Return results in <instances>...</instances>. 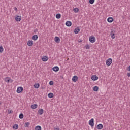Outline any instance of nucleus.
I'll list each match as a JSON object with an SVG mask.
<instances>
[{"label":"nucleus","mask_w":130,"mask_h":130,"mask_svg":"<svg viewBox=\"0 0 130 130\" xmlns=\"http://www.w3.org/2000/svg\"><path fill=\"white\" fill-rule=\"evenodd\" d=\"M89 39L90 42H91V43H94V42L96 41V38L93 36L89 37Z\"/></svg>","instance_id":"f257e3e1"},{"label":"nucleus","mask_w":130,"mask_h":130,"mask_svg":"<svg viewBox=\"0 0 130 130\" xmlns=\"http://www.w3.org/2000/svg\"><path fill=\"white\" fill-rule=\"evenodd\" d=\"M15 20L16 21V22H20V21L22 20V17L19 15H16L15 16Z\"/></svg>","instance_id":"f03ea898"},{"label":"nucleus","mask_w":130,"mask_h":130,"mask_svg":"<svg viewBox=\"0 0 130 130\" xmlns=\"http://www.w3.org/2000/svg\"><path fill=\"white\" fill-rule=\"evenodd\" d=\"M106 63L107 66H110L112 63V59L109 58L108 60H106Z\"/></svg>","instance_id":"7ed1b4c3"},{"label":"nucleus","mask_w":130,"mask_h":130,"mask_svg":"<svg viewBox=\"0 0 130 130\" xmlns=\"http://www.w3.org/2000/svg\"><path fill=\"white\" fill-rule=\"evenodd\" d=\"M111 37L112 38V39H114L115 38V31H112L110 33Z\"/></svg>","instance_id":"20e7f679"},{"label":"nucleus","mask_w":130,"mask_h":130,"mask_svg":"<svg viewBox=\"0 0 130 130\" xmlns=\"http://www.w3.org/2000/svg\"><path fill=\"white\" fill-rule=\"evenodd\" d=\"M89 124L91 126H94V119L92 118L90 120H89Z\"/></svg>","instance_id":"39448f33"},{"label":"nucleus","mask_w":130,"mask_h":130,"mask_svg":"<svg viewBox=\"0 0 130 130\" xmlns=\"http://www.w3.org/2000/svg\"><path fill=\"white\" fill-rule=\"evenodd\" d=\"M23 90V87H18L17 89V92L18 93V94H20L21 92H22Z\"/></svg>","instance_id":"423d86ee"},{"label":"nucleus","mask_w":130,"mask_h":130,"mask_svg":"<svg viewBox=\"0 0 130 130\" xmlns=\"http://www.w3.org/2000/svg\"><path fill=\"white\" fill-rule=\"evenodd\" d=\"M91 80H92V81H97V80H98V76L96 75H93L91 77Z\"/></svg>","instance_id":"0eeeda50"},{"label":"nucleus","mask_w":130,"mask_h":130,"mask_svg":"<svg viewBox=\"0 0 130 130\" xmlns=\"http://www.w3.org/2000/svg\"><path fill=\"white\" fill-rule=\"evenodd\" d=\"M52 70L54 72H58V71H59V68L57 66H55L52 68Z\"/></svg>","instance_id":"6e6552de"},{"label":"nucleus","mask_w":130,"mask_h":130,"mask_svg":"<svg viewBox=\"0 0 130 130\" xmlns=\"http://www.w3.org/2000/svg\"><path fill=\"white\" fill-rule=\"evenodd\" d=\"M74 32L75 34H78V33L80 32V28L79 27H77L76 28L74 29Z\"/></svg>","instance_id":"1a4fd4ad"},{"label":"nucleus","mask_w":130,"mask_h":130,"mask_svg":"<svg viewBox=\"0 0 130 130\" xmlns=\"http://www.w3.org/2000/svg\"><path fill=\"white\" fill-rule=\"evenodd\" d=\"M55 41L57 43H59V42H60V39H59V37H55Z\"/></svg>","instance_id":"9d476101"},{"label":"nucleus","mask_w":130,"mask_h":130,"mask_svg":"<svg viewBox=\"0 0 130 130\" xmlns=\"http://www.w3.org/2000/svg\"><path fill=\"white\" fill-rule=\"evenodd\" d=\"M27 45H28V46H32L33 45V41H32V40L28 41Z\"/></svg>","instance_id":"9b49d317"},{"label":"nucleus","mask_w":130,"mask_h":130,"mask_svg":"<svg viewBox=\"0 0 130 130\" xmlns=\"http://www.w3.org/2000/svg\"><path fill=\"white\" fill-rule=\"evenodd\" d=\"M72 81L73 82H76L78 81V76H74L72 78Z\"/></svg>","instance_id":"f8f14e48"},{"label":"nucleus","mask_w":130,"mask_h":130,"mask_svg":"<svg viewBox=\"0 0 130 130\" xmlns=\"http://www.w3.org/2000/svg\"><path fill=\"white\" fill-rule=\"evenodd\" d=\"M38 112L39 113V114H40V115H42V114H43V109H39V110L38 111Z\"/></svg>","instance_id":"ddd939ff"},{"label":"nucleus","mask_w":130,"mask_h":130,"mask_svg":"<svg viewBox=\"0 0 130 130\" xmlns=\"http://www.w3.org/2000/svg\"><path fill=\"white\" fill-rule=\"evenodd\" d=\"M113 18L112 17H109L108 19H107V21L109 23H112V22H113Z\"/></svg>","instance_id":"4468645a"},{"label":"nucleus","mask_w":130,"mask_h":130,"mask_svg":"<svg viewBox=\"0 0 130 130\" xmlns=\"http://www.w3.org/2000/svg\"><path fill=\"white\" fill-rule=\"evenodd\" d=\"M66 25L67 26V27H71L72 26V22L67 21L66 22Z\"/></svg>","instance_id":"2eb2a0df"},{"label":"nucleus","mask_w":130,"mask_h":130,"mask_svg":"<svg viewBox=\"0 0 130 130\" xmlns=\"http://www.w3.org/2000/svg\"><path fill=\"white\" fill-rule=\"evenodd\" d=\"M42 60L43 61H47V60H48V57L44 56L43 58H42Z\"/></svg>","instance_id":"dca6fc26"},{"label":"nucleus","mask_w":130,"mask_h":130,"mask_svg":"<svg viewBox=\"0 0 130 130\" xmlns=\"http://www.w3.org/2000/svg\"><path fill=\"white\" fill-rule=\"evenodd\" d=\"M97 128L98 129H102L103 128V125L102 124H99L98 125Z\"/></svg>","instance_id":"f3484780"},{"label":"nucleus","mask_w":130,"mask_h":130,"mask_svg":"<svg viewBox=\"0 0 130 130\" xmlns=\"http://www.w3.org/2000/svg\"><path fill=\"white\" fill-rule=\"evenodd\" d=\"M38 106L37 105V104H34L31 106V108H32V109H36V108H37Z\"/></svg>","instance_id":"a211bd4d"},{"label":"nucleus","mask_w":130,"mask_h":130,"mask_svg":"<svg viewBox=\"0 0 130 130\" xmlns=\"http://www.w3.org/2000/svg\"><path fill=\"white\" fill-rule=\"evenodd\" d=\"M93 91H94V92H98V90H99V87H98V86H94L93 88Z\"/></svg>","instance_id":"6ab92c4d"},{"label":"nucleus","mask_w":130,"mask_h":130,"mask_svg":"<svg viewBox=\"0 0 130 130\" xmlns=\"http://www.w3.org/2000/svg\"><path fill=\"white\" fill-rule=\"evenodd\" d=\"M32 39L35 41L36 40H37V39H38V36H37V35H34L32 36Z\"/></svg>","instance_id":"aec40b11"},{"label":"nucleus","mask_w":130,"mask_h":130,"mask_svg":"<svg viewBox=\"0 0 130 130\" xmlns=\"http://www.w3.org/2000/svg\"><path fill=\"white\" fill-rule=\"evenodd\" d=\"M4 80L5 82H6V83H10V77H6Z\"/></svg>","instance_id":"412c9836"},{"label":"nucleus","mask_w":130,"mask_h":130,"mask_svg":"<svg viewBox=\"0 0 130 130\" xmlns=\"http://www.w3.org/2000/svg\"><path fill=\"white\" fill-rule=\"evenodd\" d=\"M73 11L74 13H78L79 11H80V9H79V8H75L74 9H73Z\"/></svg>","instance_id":"4be33fe9"},{"label":"nucleus","mask_w":130,"mask_h":130,"mask_svg":"<svg viewBox=\"0 0 130 130\" xmlns=\"http://www.w3.org/2000/svg\"><path fill=\"white\" fill-rule=\"evenodd\" d=\"M40 85L39 83L35 84V85H34V87L36 88V89H38L39 88Z\"/></svg>","instance_id":"5701e85b"},{"label":"nucleus","mask_w":130,"mask_h":130,"mask_svg":"<svg viewBox=\"0 0 130 130\" xmlns=\"http://www.w3.org/2000/svg\"><path fill=\"white\" fill-rule=\"evenodd\" d=\"M61 17V15H60V14L59 13H58L56 15V18L57 19H60Z\"/></svg>","instance_id":"b1692460"},{"label":"nucleus","mask_w":130,"mask_h":130,"mask_svg":"<svg viewBox=\"0 0 130 130\" xmlns=\"http://www.w3.org/2000/svg\"><path fill=\"white\" fill-rule=\"evenodd\" d=\"M35 130H41L42 128L41 126H36L35 128Z\"/></svg>","instance_id":"393cba45"},{"label":"nucleus","mask_w":130,"mask_h":130,"mask_svg":"<svg viewBox=\"0 0 130 130\" xmlns=\"http://www.w3.org/2000/svg\"><path fill=\"white\" fill-rule=\"evenodd\" d=\"M18 127L19 126L18 125V124H15L13 126V128H14V129H18Z\"/></svg>","instance_id":"a878e982"},{"label":"nucleus","mask_w":130,"mask_h":130,"mask_svg":"<svg viewBox=\"0 0 130 130\" xmlns=\"http://www.w3.org/2000/svg\"><path fill=\"white\" fill-rule=\"evenodd\" d=\"M48 96L49 98H53V93H49L48 94Z\"/></svg>","instance_id":"bb28decb"},{"label":"nucleus","mask_w":130,"mask_h":130,"mask_svg":"<svg viewBox=\"0 0 130 130\" xmlns=\"http://www.w3.org/2000/svg\"><path fill=\"white\" fill-rule=\"evenodd\" d=\"M29 125H30V122H27L25 123L24 126L25 127H29Z\"/></svg>","instance_id":"cd10ccee"},{"label":"nucleus","mask_w":130,"mask_h":130,"mask_svg":"<svg viewBox=\"0 0 130 130\" xmlns=\"http://www.w3.org/2000/svg\"><path fill=\"white\" fill-rule=\"evenodd\" d=\"M24 118V114H23V113H21L19 115V118H20V119H22V118Z\"/></svg>","instance_id":"c85d7f7f"},{"label":"nucleus","mask_w":130,"mask_h":130,"mask_svg":"<svg viewBox=\"0 0 130 130\" xmlns=\"http://www.w3.org/2000/svg\"><path fill=\"white\" fill-rule=\"evenodd\" d=\"M95 3V0H89V4H91V5H93Z\"/></svg>","instance_id":"c756f323"},{"label":"nucleus","mask_w":130,"mask_h":130,"mask_svg":"<svg viewBox=\"0 0 130 130\" xmlns=\"http://www.w3.org/2000/svg\"><path fill=\"white\" fill-rule=\"evenodd\" d=\"M4 51V48H3V46H0V53H2Z\"/></svg>","instance_id":"7c9ffc66"},{"label":"nucleus","mask_w":130,"mask_h":130,"mask_svg":"<svg viewBox=\"0 0 130 130\" xmlns=\"http://www.w3.org/2000/svg\"><path fill=\"white\" fill-rule=\"evenodd\" d=\"M85 48H86V49H90V46L89 45H86V46H85Z\"/></svg>","instance_id":"2f4dec72"},{"label":"nucleus","mask_w":130,"mask_h":130,"mask_svg":"<svg viewBox=\"0 0 130 130\" xmlns=\"http://www.w3.org/2000/svg\"><path fill=\"white\" fill-rule=\"evenodd\" d=\"M49 85H50V86H52V85H53V81H50L49 83Z\"/></svg>","instance_id":"473e14b6"},{"label":"nucleus","mask_w":130,"mask_h":130,"mask_svg":"<svg viewBox=\"0 0 130 130\" xmlns=\"http://www.w3.org/2000/svg\"><path fill=\"white\" fill-rule=\"evenodd\" d=\"M9 82L10 83H13V79H11V78L9 77Z\"/></svg>","instance_id":"72a5a7b5"},{"label":"nucleus","mask_w":130,"mask_h":130,"mask_svg":"<svg viewBox=\"0 0 130 130\" xmlns=\"http://www.w3.org/2000/svg\"><path fill=\"white\" fill-rule=\"evenodd\" d=\"M8 113H13V110L8 111Z\"/></svg>","instance_id":"f704fd0d"},{"label":"nucleus","mask_w":130,"mask_h":130,"mask_svg":"<svg viewBox=\"0 0 130 130\" xmlns=\"http://www.w3.org/2000/svg\"><path fill=\"white\" fill-rule=\"evenodd\" d=\"M14 10L15 11H16V12H18V9L17 8V7H15Z\"/></svg>","instance_id":"c9c22d12"},{"label":"nucleus","mask_w":130,"mask_h":130,"mask_svg":"<svg viewBox=\"0 0 130 130\" xmlns=\"http://www.w3.org/2000/svg\"><path fill=\"white\" fill-rule=\"evenodd\" d=\"M78 42H79V43H81V42H82V40L79 39V40H78Z\"/></svg>","instance_id":"e433bc0d"},{"label":"nucleus","mask_w":130,"mask_h":130,"mask_svg":"<svg viewBox=\"0 0 130 130\" xmlns=\"http://www.w3.org/2000/svg\"><path fill=\"white\" fill-rule=\"evenodd\" d=\"M54 130H60L59 128H54Z\"/></svg>","instance_id":"4c0bfd02"},{"label":"nucleus","mask_w":130,"mask_h":130,"mask_svg":"<svg viewBox=\"0 0 130 130\" xmlns=\"http://www.w3.org/2000/svg\"><path fill=\"white\" fill-rule=\"evenodd\" d=\"M127 76L128 77H130V72H129V73H127Z\"/></svg>","instance_id":"58836bf2"},{"label":"nucleus","mask_w":130,"mask_h":130,"mask_svg":"<svg viewBox=\"0 0 130 130\" xmlns=\"http://www.w3.org/2000/svg\"><path fill=\"white\" fill-rule=\"evenodd\" d=\"M1 104H2V103H1V102H0V105H1Z\"/></svg>","instance_id":"ea45409f"}]
</instances>
